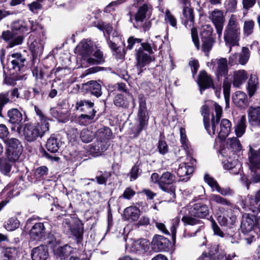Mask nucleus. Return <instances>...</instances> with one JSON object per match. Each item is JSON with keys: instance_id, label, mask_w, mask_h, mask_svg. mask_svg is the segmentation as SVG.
<instances>
[{"instance_id": "nucleus-1", "label": "nucleus", "mask_w": 260, "mask_h": 260, "mask_svg": "<svg viewBox=\"0 0 260 260\" xmlns=\"http://www.w3.org/2000/svg\"><path fill=\"white\" fill-rule=\"evenodd\" d=\"M188 211V215H184L181 220L184 225H195L201 224L203 222L198 218L204 219L209 215L210 209L208 205L203 203H197L189 204L186 207H183L179 214L186 210Z\"/></svg>"}, {"instance_id": "nucleus-2", "label": "nucleus", "mask_w": 260, "mask_h": 260, "mask_svg": "<svg viewBox=\"0 0 260 260\" xmlns=\"http://www.w3.org/2000/svg\"><path fill=\"white\" fill-rule=\"evenodd\" d=\"M240 26L234 15H232L224 32V40L230 47L229 52L232 51V46H239L240 40Z\"/></svg>"}, {"instance_id": "nucleus-3", "label": "nucleus", "mask_w": 260, "mask_h": 260, "mask_svg": "<svg viewBox=\"0 0 260 260\" xmlns=\"http://www.w3.org/2000/svg\"><path fill=\"white\" fill-rule=\"evenodd\" d=\"M211 63L215 66L216 75L219 80L220 77H225L223 82V93L225 99L229 98L231 82L227 76L229 70L226 59L225 58H221L219 59H216L215 60H212Z\"/></svg>"}, {"instance_id": "nucleus-4", "label": "nucleus", "mask_w": 260, "mask_h": 260, "mask_svg": "<svg viewBox=\"0 0 260 260\" xmlns=\"http://www.w3.org/2000/svg\"><path fill=\"white\" fill-rule=\"evenodd\" d=\"M49 124L48 121L43 120L38 125L26 124L23 128V136L28 142H33L38 137H42L49 131Z\"/></svg>"}, {"instance_id": "nucleus-5", "label": "nucleus", "mask_w": 260, "mask_h": 260, "mask_svg": "<svg viewBox=\"0 0 260 260\" xmlns=\"http://www.w3.org/2000/svg\"><path fill=\"white\" fill-rule=\"evenodd\" d=\"M176 176L170 172H166L160 176L159 188L165 192L164 196L168 201H173L176 198V188L172 184L175 181Z\"/></svg>"}, {"instance_id": "nucleus-6", "label": "nucleus", "mask_w": 260, "mask_h": 260, "mask_svg": "<svg viewBox=\"0 0 260 260\" xmlns=\"http://www.w3.org/2000/svg\"><path fill=\"white\" fill-rule=\"evenodd\" d=\"M251 179L257 183L260 181V148L255 150L251 146L248 153Z\"/></svg>"}, {"instance_id": "nucleus-7", "label": "nucleus", "mask_w": 260, "mask_h": 260, "mask_svg": "<svg viewBox=\"0 0 260 260\" xmlns=\"http://www.w3.org/2000/svg\"><path fill=\"white\" fill-rule=\"evenodd\" d=\"M182 15V19L184 22V24L186 27L188 25L189 27L191 28L192 41L197 49L199 50L200 49V42L197 29L193 27L194 17L193 9L189 6H184L183 9Z\"/></svg>"}, {"instance_id": "nucleus-8", "label": "nucleus", "mask_w": 260, "mask_h": 260, "mask_svg": "<svg viewBox=\"0 0 260 260\" xmlns=\"http://www.w3.org/2000/svg\"><path fill=\"white\" fill-rule=\"evenodd\" d=\"M139 110L138 112V133H140L148 125L149 116L148 115L146 99L143 94L139 95Z\"/></svg>"}, {"instance_id": "nucleus-9", "label": "nucleus", "mask_w": 260, "mask_h": 260, "mask_svg": "<svg viewBox=\"0 0 260 260\" xmlns=\"http://www.w3.org/2000/svg\"><path fill=\"white\" fill-rule=\"evenodd\" d=\"M8 149V158L10 161L15 162L18 160L23 150L20 141L16 138L6 139L4 140Z\"/></svg>"}, {"instance_id": "nucleus-10", "label": "nucleus", "mask_w": 260, "mask_h": 260, "mask_svg": "<svg viewBox=\"0 0 260 260\" xmlns=\"http://www.w3.org/2000/svg\"><path fill=\"white\" fill-rule=\"evenodd\" d=\"M187 160L188 161L180 164L176 171L180 180L185 182L189 179L190 176L193 173L196 165V160L191 156L187 155Z\"/></svg>"}, {"instance_id": "nucleus-11", "label": "nucleus", "mask_w": 260, "mask_h": 260, "mask_svg": "<svg viewBox=\"0 0 260 260\" xmlns=\"http://www.w3.org/2000/svg\"><path fill=\"white\" fill-rule=\"evenodd\" d=\"M62 224L67 233L73 235L78 240L82 238L83 227L79 221H73L72 219H65Z\"/></svg>"}, {"instance_id": "nucleus-12", "label": "nucleus", "mask_w": 260, "mask_h": 260, "mask_svg": "<svg viewBox=\"0 0 260 260\" xmlns=\"http://www.w3.org/2000/svg\"><path fill=\"white\" fill-rule=\"evenodd\" d=\"M209 18L215 27L218 37L220 38L224 21L222 12L221 10L215 9L211 12Z\"/></svg>"}, {"instance_id": "nucleus-13", "label": "nucleus", "mask_w": 260, "mask_h": 260, "mask_svg": "<svg viewBox=\"0 0 260 260\" xmlns=\"http://www.w3.org/2000/svg\"><path fill=\"white\" fill-rule=\"evenodd\" d=\"M201 115L203 117L204 126L208 134H214L216 127L215 116L213 114L211 119V124H209V109L208 107L205 105L201 108Z\"/></svg>"}, {"instance_id": "nucleus-14", "label": "nucleus", "mask_w": 260, "mask_h": 260, "mask_svg": "<svg viewBox=\"0 0 260 260\" xmlns=\"http://www.w3.org/2000/svg\"><path fill=\"white\" fill-rule=\"evenodd\" d=\"M232 128L231 121L227 119H223L221 120L220 124L216 126L215 128L214 134H209L210 135H218L219 138L221 139H225L230 133Z\"/></svg>"}, {"instance_id": "nucleus-15", "label": "nucleus", "mask_w": 260, "mask_h": 260, "mask_svg": "<svg viewBox=\"0 0 260 260\" xmlns=\"http://www.w3.org/2000/svg\"><path fill=\"white\" fill-rule=\"evenodd\" d=\"M170 245V241L160 235L155 236L151 242L152 249L156 252L168 250Z\"/></svg>"}, {"instance_id": "nucleus-16", "label": "nucleus", "mask_w": 260, "mask_h": 260, "mask_svg": "<svg viewBox=\"0 0 260 260\" xmlns=\"http://www.w3.org/2000/svg\"><path fill=\"white\" fill-rule=\"evenodd\" d=\"M209 201L211 205H219V210L220 212H223L226 207H232L233 205L230 200L217 194H211L209 197Z\"/></svg>"}, {"instance_id": "nucleus-17", "label": "nucleus", "mask_w": 260, "mask_h": 260, "mask_svg": "<svg viewBox=\"0 0 260 260\" xmlns=\"http://www.w3.org/2000/svg\"><path fill=\"white\" fill-rule=\"evenodd\" d=\"M2 37L6 42H9L10 47L21 44L24 39L22 36H17L13 29L3 31Z\"/></svg>"}, {"instance_id": "nucleus-18", "label": "nucleus", "mask_w": 260, "mask_h": 260, "mask_svg": "<svg viewBox=\"0 0 260 260\" xmlns=\"http://www.w3.org/2000/svg\"><path fill=\"white\" fill-rule=\"evenodd\" d=\"M255 224V216L249 213L243 215L241 228L242 233H247L251 232Z\"/></svg>"}, {"instance_id": "nucleus-19", "label": "nucleus", "mask_w": 260, "mask_h": 260, "mask_svg": "<svg viewBox=\"0 0 260 260\" xmlns=\"http://www.w3.org/2000/svg\"><path fill=\"white\" fill-rule=\"evenodd\" d=\"M29 234L31 239L40 241L46 235V230L44 224L41 222L35 223L30 230Z\"/></svg>"}, {"instance_id": "nucleus-20", "label": "nucleus", "mask_w": 260, "mask_h": 260, "mask_svg": "<svg viewBox=\"0 0 260 260\" xmlns=\"http://www.w3.org/2000/svg\"><path fill=\"white\" fill-rule=\"evenodd\" d=\"M8 59L10 60V63H8L9 67H11V69L16 73L21 71L25 61V59L20 53L12 54Z\"/></svg>"}, {"instance_id": "nucleus-21", "label": "nucleus", "mask_w": 260, "mask_h": 260, "mask_svg": "<svg viewBox=\"0 0 260 260\" xmlns=\"http://www.w3.org/2000/svg\"><path fill=\"white\" fill-rule=\"evenodd\" d=\"M28 43L29 44V49L34 55L36 56L42 54L44 49V41L41 39H34V37L30 36L29 37Z\"/></svg>"}, {"instance_id": "nucleus-22", "label": "nucleus", "mask_w": 260, "mask_h": 260, "mask_svg": "<svg viewBox=\"0 0 260 260\" xmlns=\"http://www.w3.org/2000/svg\"><path fill=\"white\" fill-rule=\"evenodd\" d=\"M83 88L96 98L102 94V86L96 81L91 80L82 84Z\"/></svg>"}, {"instance_id": "nucleus-23", "label": "nucleus", "mask_w": 260, "mask_h": 260, "mask_svg": "<svg viewBox=\"0 0 260 260\" xmlns=\"http://www.w3.org/2000/svg\"><path fill=\"white\" fill-rule=\"evenodd\" d=\"M31 256L32 260H46L49 256L47 246L41 245L34 248L31 251Z\"/></svg>"}, {"instance_id": "nucleus-24", "label": "nucleus", "mask_w": 260, "mask_h": 260, "mask_svg": "<svg viewBox=\"0 0 260 260\" xmlns=\"http://www.w3.org/2000/svg\"><path fill=\"white\" fill-rule=\"evenodd\" d=\"M198 84L200 87L201 94L205 89L211 87L213 86L212 79L205 71L200 72L199 76Z\"/></svg>"}, {"instance_id": "nucleus-25", "label": "nucleus", "mask_w": 260, "mask_h": 260, "mask_svg": "<svg viewBox=\"0 0 260 260\" xmlns=\"http://www.w3.org/2000/svg\"><path fill=\"white\" fill-rule=\"evenodd\" d=\"M247 72L244 70L235 71L233 74V84L235 87L239 88L245 83L248 79Z\"/></svg>"}, {"instance_id": "nucleus-26", "label": "nucleus", "mask_w": 260, "mask_h": 260, "mask_svg": "<svg viewBox=\"0 0 260 260\" xmlns=\"http://www.w3.org/2000/svg\"><path fill=\"white\" fill-rule=\"evenodd\" d=\"M94 103L89 100H81L78 101L75 104V109L81 112L91 113L92 112L95 114L96 111L93 109Z\"/></svg>"}, {"instance_id": "nucleus-27", "label": "nucleus", "mask_w": 260, "mask_h": 260, "mask_svg": "<svg viewBox=\"0 0 260 260\" xmlns=\"http://www.w3.org/2000/svg\"><path fill=\"white\" fill-rule=\"evenodd\" d=\"M78 250L76 248H73L67 245L59 247L57 249V253L60 255L62 256H70L69 260H80L76 254Z\"/></svg>"}, {"instance_id": "nucleus-28", "label": "nucleus", "mask_w": 260, "mask_h": 260, "mask_svg": "<svg viewBox=\"0 0 260 260\" xmlns=\"http://www.w3.org/2000/svg\"><path fill=\"white\" fill-rule=\"evenodd\" d=\"M249 122L254 126H260V107H251L248 113Z\"/></svg>"}, {"instance_id": "nucleus-29", "label": "nucleus", "mask_w": 260, "mask_h": 260, "mask_svg": "<svg viewBox=\"0 0 260 260\" xmlns=\"http://www.w3.org/2000/svg\"><path fill=\"white\" fill-rule=\"evenodd\" d=\"M232 100L235 105L240 108L247 106L248 100L246 93L242 91H237L233 95Z\"/></svg>"}, {"instance_id": "nucleus-30", "label": "nucleus", "mask_w": 260, "mask_h": 260, "mask_svg": "<svg viewBox=\"0 0 260 260\" xmlns=\"http://www.w3.org/2000/svg\"><path fill=\"white\" fill-rule=\"evenodd\" d=\"M240 167L241 165L238 159L236 158L235 155L234 156L233 158L229 157L223 162L224 168L226 170L232 171V173L234 174H238L239 173Z\"/></svg>"}, {"instance_id": "nucleus-31", "label": "nucleus", "mask_w": 260, "mask_h": 260, "mask_svg": "<svg viewBox=\"0 0 260 260\" xmlns=\"http://www.w3.org/2000/svg\"><path fill=\"white\" fill-rule=\"evenodd\" d=\"M140 215V210L135 206H130L124 209L123 217L125 220L135 221L138 220Z\"/></svg>"}, {"instance_id": "nucleus-32", "label": "nucleus", "mask_w": 260, "mask_h": 260, "mask_svg": "<svg viewBox=\"0 0 260 260\" xmlns=\"http://www.w3.org/2000/svg\"><path fill=\"white\" fill-rule=\"evenodd\" d=\"M138 7V9L135 15V19L137 23L143 22L146 18L147 13L151 11L152 7L146 4H144L142 6L139 5Z\"/></svg>"}, {"instance_id": "nucleus-33", "label": "nucleus", "mask_w": 260, "mask_h": 260, "mask_svg": "<svg viewBox=\"0 0 260 260\" xmlns=\"http://www.w3.org/2000/svg\"><path fill=\"white\" fill-rule=\"evenodd\" d=\"M7 116L9 118V122L13 124H20L22 120V113L16 108L8 110Z\"/></svg>"}, {"instance_id": "nucleus-34", "label": "nucleus", "mask_w": 260, "mask_h": 260, "mask_svg": "<svg viewBox=\"0 0 260 260\" xmlns=\"http://www.w3.org/2000/svg\"><path fill=\"white\" fill-rule=\"evenodd\" d=\"M236 219V216L233 214L227 217L220 215L217 218L218 222L221 226L226 227L230 230L233 229L232 226L235 223Z\"/></svg>"}, {"instance_id": "nucleus-35", "label": "nucleus", "mask_w": 260, "mask_h": 260, "mask_svg": "<svg viewBox=\"0 0 260 260\" xmlns=\"http://www.w3.org/2000/svg\"><path fill=\"white\" fill-rule=\"evenodd\" d=\"M227 148L233 152V155H235V152L240 151L242 149L241 144L236 137H233L227 140Z\"/></svg>"}, {"instance_id": "nucleus-36", "label": "nucleus", "mask_w": 260, "mask_h": 260, "mask_svg": "<svg viewBox=\"0 0 260 260\" xmlns=\"http://www.w3.org/2000/svg\"><path fill=\"white\" fill-rule=\"evenodd\" d=\"M46 147L48 151L51 153H56L58 151L59 145V141L54 136H51L48 140L46 144Z\"/></svg>"}, {"instance_id": "nucleus-37", "label": "nucleus", "mask_w": 260, "mask_h": 260, "mask_svg": "<svg viewBox=\"0 0 260 260\" xmlns=\"http://www.w3.org/2000/svg\"><path fill=\"white\" fill-rule=\"evenodd\" d=\"M258 80L256 75H251L248 81L247 89L250 96H252L258 87Z\"/></svg>"}, {"instance_id": "nucleus-38", "label": "nucleus", "mask_w": 260, "mask_h": 260, "mask_svg": "<svg viewBox=\"0 0 260 260\" xmlns=\"http://www.w3.org/2000/svg\"><path fill=\"white\" fill-rule=\"evenodd\" d=\"M107 145L104 141H98L94 145H91L89 148V151L94 154H101V153L107 149Z\"/></svg>"}, {"instance_id": "nucleus-39", "label": "nucleus", "mask_w": 260, "mask_h": 260, "mask_svg": "<svg viewBox=\"0 0 260 260\" xmlns=\"http://www.w3.org/2000/svg\"><path fill=\"white\" fill-rule=\"evenodd\" d=\"M246 117L244 115L242 116L238 121L235 129L236 135L237 137H241L244 134L246 127Z\"/></svg>"}, {"instance_id": "nucleus-40", "label": "nucleus", "mask_w": 260, "mask_h": 260, "mask_svg": "<svg viewBox=\"0 0 260 260\" xmlns=\"http://www.w3.org/2000/svg\"><path fill=\"white\" fill-rule=\"evenodd\" d=\"M12 28L13 30L24 33L28 30V24L27 21L19 20L12 24Z\"/></svg>"}, {"instance_id": "nucleus-41", "label": "nucleus", "mask_w": 260, "mask_h": 260, "mask_svg": "<svg viewBox=\"0 0 260 260\" xmlns=\"http://www.w3.org/2000/svg\"><path fill=\"white\" fill-rule=\"evenodd\" d=\"M93 56L95 57V59L92 57L87 59V62L89 64L91 65L99 64L105 62L103 53L100 50H96L93 54Z\"/></svg>"}, {"instance_id": "nucleus-42", "label": "nucleus", "mask_w": 260, "mask_h": 260, "mask_svg": "<svg viewBox=\"0 0 260 260\" xmlns=\"http://www.w3.org/2000/svg\"><path fill=\"white\" fill-rule=\"evenodd\" d=\"M250 55V52L246 47L242 48V51L238 53V62L241 65H245L248 61Z\"/></svg>"}, {"instance_id": "nucleus-43", "label": "nucleus", "mask_w": 260, "mask_h": 260, "mask_svg": "<svg viewBox=\"0 0 260 260\" xmlns=\"http://www.w3.org/2000/svg\"><path fill=\"white\" fill-rule=\"evenodd\" d=\"M114 105L119 107L127 108L129 106V102L126 98L121 94H117L114 99Z\"/></svg>"}, {"instance_id": "nucleus-44", "label": "nucleus", "mask_w": 260, "mask_h": 260, "mask_svg": "<svg viewBox=\"0 0 260 260\" xmlns=\"http://www.w3.org/2000/svg\"><path fill=\"white\" fill-rule=\"evenodd\" d=\"M180 134L182 147L186 151V154L188 155L189 153L190 145L186 138L185 128L183 127L180 128Z\"/></svg>"}, {"instance_id": "nucleus-45", "label": "nucleus", "mask_w": 260, "mask_h": 260, "mask_svg": "<svg viewBox=\"0 0 260 260\" xmlns=\"http://www.w3.org/2000/svg\"><path fill=\"white\" fill-rule=\"evenodd\" d=\"M3 253L4 257L8 260H16L18 257V251L16 248H7Z\"/></svg>"}, {"instance_id": "nucleus-46", "label": "nucleus", "mask_w": 260, "mask_h": 260, "mask_svg": "<svg viewBox=\"0 0 260 260\" xmlns=\"http://www.w3.org/2000/svg\"><path fill=\"white\" fill-rule=\"evenodd\" d=\"M20 222L16 217L10 218L4 224V227L9 231H13L17 229L19 226Z\"/></svg>"}, {"instance_id": "nucleus-47", "label": "nucleus", "mask_w": 260, "mask_h": 260, "mask_svg": "<svg viewBox=\"0 0 260 260\" xmlns=\"http://www.w3.org/2000/svg\"><path fill=\"white\" fill-rule=\"evenodd\" d=\"M95 116L94 112L80 115L78 118V122L81 125L88 124Z\"/></svg>"}, {"instance_id": "nucleus-48", "label": "nucleus", "mask_w": 260, "mask_h": 260, "mask_svg": "<svg viewBox=\"0 0 260 260\" xmlns=\"http://www.w3.org/2000/svg\"><path fill=\"white\" fill-rule=\"evenodd\" d=\"M213 28L210 25H205L201 28V37L202 39H213L212 35Z\"/></svg>"}, {"instance_id": "nucleus-49", "label": "nucleus", "mask_w": 260, "mask_h": 260, "mask_svg": "<svg viewBox=\"0 0 260 260\" xmlns=\"http://www.w3.org/2000/svg\"><path fill=\"white\" fill-rule=\"evenodd\" d=\"M93 137V133L87 128L83 129L80 133L81 140L84 143H89L92 140Z\"/></svg>"}, {"instance_id": "nucleus-50", "label": "nucleus", "mask_w": 260, "mask_h": 260, "mask_svg": "<svg viewBox=\"0 0 260 260\" xmlns=\"http://www.w3.org/2000/svg\"><path fill=\"white\" fill-rule=\"evenodd\" d=\"M254 22L252 20L245 21L243 25V34L245 36H249L253 32Z\"/></svg>"}, {"instance_id": "nucleus-51", "label": "nucleus", "mask_w": 260, "mask_h": 260, "mask_svg": "<svg viewBox=\"0 0 260 260\" xmlns=\"http://www.w3.org/2000/svg\"><path fill=\"white\" fill-rule=\"evenodd\" d=\"M137 58L139 62H141L142 64L149 63L151 60V57L147 54L144 53L143 51L140 48L137 52Z\"/></svg>"}, {"instance_id": "nucleus-52", "label": "nucleus", "mask_w": 260, "mask_h": 260, "mask_svg": "<svg viewBox=\"0 0 260 260\" xmlns=\"http://www.w3.org/2000/svg\"><path fill=\"white\" fill-rule=\"evenodd\" d=\"M10 103V99L9 97V93L2 92L0 93V117H3L2 110L5 105Z\"/></svg>"}, {"instance_id": "nucleus-53", "label": "nucleus", "mask_w": 260, "mask_h": 260, "mask_svg": "<svg viewBox=\"0 0 260 260\" xmlns=\"http://www.w3.org/2000/svg\"><path fill=\"white\" fill-rule=\"evenodd\" d=\"M202 50L206 53V55H208V53L211 50L214 40L213 39H202Z\"/></svg>"}, {"instance_id": "nucleus-54", "label": "nucleus", "mask_w": 260, "mask_h": 260, "mask_svg": "<svg viewBox=\"0 0 260 260\" xmlns=\"http://www.w3.org/2000/svg\"><path fill=\"white\" fill-rule=\"evenodd\" d=\"M209 220L211 222V227L214 232V235L218 236L219 237L221 238L224 237L225 234L220 229V228L216 222L215 220L213 219V218L212 216H211Z\"/></svg>"}, {"instance_id": "nucleus-55", "label": "nucleus", "mask_w": 260, "mask_h": 260, "mask_svg": "<svg viewBox=\"0 0 260 260\" xmlns=\"http://www.w3.org/2000/svg\"><path fill=\"white\" fill-rule=\"evenodd\" d=\"M165 20L171 26L177 28V20L169 10H167L165 12Z\"/></svg>"}, {"instance_id": "nucleus-56", "label": "nucleus", "mask_w": 260, "mask_h": 260, "mask_svg": "<svg viewBox=\"0 0 260 260\" xmlns=\"http://www.w3.org/2000/svg\"><path fill=\"white\" fill-rule=\"evenodd\" d=\"M12 165L7 161H0V171L5 175H8L11 171Z\"/></svg>"}, {"instance_id": "nucleus-57", "label": "nucleus", "mask_w": 260, "mask_h": 260, "mask_svg": "<svg viewBox=\"0 0 260 260\" xmlns=\"http://www.w3.org/2000/svg\"><path fill=\"white\" fill-rule=\"evenodd\" d=\"M81 53L84 55H89L91 53V47L86 42H82L79 45Z\"/></svg>"}, {"instance_id": "nucleus-58", "label": "nucleus", "mask_w": 260, "mask_h": 260, "mask_svg": "<svg viewBox=\"0 0 260 260\" xmlns=\"http://www.w3.org/2000/svg\"><path fill=\"white\" fill-rule=\"evenodd\" d=\"M215 190L223 196H232L234 194V191L230 187H221L219 185Z\"/></svg>"}, {"instance_id": "nucleus-59", "label": "nucleus", "mask_w": 260, "mask_h": 260, "mask_svg": "<svg viewBox=\"0 0 260 260\" xmlns=\"http://www.w3.org/2000/svg\"><path fill=\"white\" fill-rule=\"evenodd\" d=\"M48 173V169L47 167L43 166L37 168L35 171V175L40 178L46 176Z\"/></svg>"}, {"instance_id": "nucleus-60", "label": "nucleus", "mask_w": 260, "mask_h": 260, "mask_svg": "<svg viewBox=\"0 0 260 260\" xmlns=\"http://www.w3.org/2000/svg\"><path fill=\"white\" fill-rule=\"evenodd\" d=\"M6 93H9L10 102H15L16 99L20 97V93L18 88H14L12 90L7 91Z\"/></svg>"}, {"instance_id": "nucleus-61", "label": "nucleus", "mask_w": 260, "mask_h": 260, "mask_svg": "<svg viewBox=\"0 0 260 260\" xmlns=\"http://www.w3.org/2000/svg\"><path fill=\"white\" fill-rule=\"evenodd\" d=\"M204 180L212 188L213 191L216 189L218 186L217 182L214 180L212 177L208 175H205L204 176Z\"/></svg>"}, {"instance_id": "nucleus-62", "label": "nucleus", "mask_w": 260, "mask_h": 260, "mask_svg": "<svg viewBox=\"0 0 260 260\" xmlns=\"http://www.w3.org/2000/svg\"><path fill=\"white\" fill-rule=\"evenodd\" d=\"M123 2V0L113 1L105 7L104 11L106 13H110L111 11L115 10L116 6L122 4Z\"/></svg>"}, {"instance_id": "nucleus-63", "label": "nucleus", "mask_w": 260, "mask_h": 260, "mask_svg": "<svg viewBox=\"0 0 260 260\" xmlns=\"http://www.w3.org/2000/svg\"><path fill=\"white\" fill-rule=\"evenodd\" d=\"M108 175L106 173L103 174L102 171H99L95 177L96 182L99 184H106Z\"/></svg>"}, {"instance_id": "nucleus-64", "label": "nucleus", "mask_w": 260, "mask_h": 260, "mask_svg": "<svg viewBox=\"0 0 260 260\" xmlns=\"http://www.w3.org/2000/svg\"><path fill=\"white\" fill-rule=\"evenodd\" d=\"M180 220V216H178L171 221L172 225L170 229L172 235L175 236L176 233V229L178 226Z\"/></svg>"}]
</instances>
